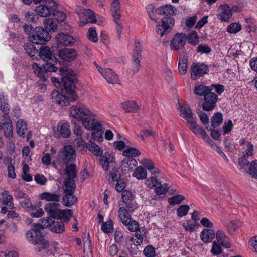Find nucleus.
<instances>
[{"label": "nucleus", "instance_id": "nucleus-1", "mask_svg": "<svg viewBox=\"0 0 257 257\" xmlns=\"http://www.w3.org/2000/svg\"><path fill=\"white\" fill-rule=\"evenodd\" d=\"M60 74L62 76L61 82L62 87L67 96L62 94L57 90H54L51 93L53 102H55L62 106H66L70 103L76 101L78 95L76 93V84L78 80L77 75L67 67H62L59 68Z\"/></svg>", "mask_w": 257, "mask_h": 257}, {"label": "nucleus", "instance_id": "nucleus-2", "mask_svg": "<svg viewBox=\"0 0 257 257\" xmlns=\"http://www.w3.org/2000/svg\"><path fill=\"white\" fill-rule=\"evenodd\" d=\"M70 115L75 119L82 121V125L92 131V137L94 140L100 142L103 140L102 131V125L95 121V114L84 106H72Z\"/></svg>", "mask_w": 257, "mask_h": 257}, {"label": "nucleus", "instance_id": "nucleus-3", "mask_svg": "<svg viewBox=\"0 0 257 257\" xmlns=\"http://www.w3.org/2000/svg\"><path fill=\"white\" fill-rule=\"evenodd\" d=\"M158 14L164 15L157 25L156 32L161 37L170 32L173 29L175 20L173 16L177 12L176 8L173 5L167 4L162 6L158 8Z\"/></svg>", "mask_w": 257, "mask_h": 257}, {"label": "nucleus", "instance_id": "nucleus-4", "mask_svg": "<svg viewBox=\"0 0 257 257\" xmlns=\"http://www.w3.org/2000/svg\"><path fill=\"white\" fill-rule=\"evenodd\" d=\"M33 227L32 229L27 231V237L30 242L37 245L36 250L40 252L48 246L49 242L45 240L39 225L34 224Z\"/></svg>", "mask_w": 257, "mask_h": 257}, {"label": "nucleus", "instance_id": "nucleus-5", "mask_svg": "<svg viewBox=\"0 0 257 257\" xmlns=\"http://www.w3.org/2000/svg\"><path fill=\"white\" fill-rule=\"evenodd\" d=\"M76 157V151L72 145H65L59 150L57 159L61 164L65 165L74 162Z\"/></svg>", "mask_w": 257, "mask_h": 257}, {"label": "nucleus", "instance_id": "nucleus-6", "mask_svg": "<svg viewBox=\"0 0 257 257\" xmlns=\"http://www.w3.org/2000/svg\"><path fill=\"white\" fill-rule=\"evenodd\" d=\"M51 38L49 32L42 27H36L35 31L28 37L29 40L36 44H45Z\"/></svg>", "mask_w": 257, "mask_h": 257}, {"label": "nucleus", "instance_id": "nucleus-7", "mask_svg": "<svg viewBox=\"0 0 257 257\" xmlns=\"http://www.w3.org/2000/svg\"><path fill=\"white\" fill-rule=\"evenodd\" d=\"M110 11L114 22L116 24V31L118 39L121 37V33L123 30V27L120 22L121 17L120 3L119 0H111Z\"/></svg>", "mask_w": 257, "mask_h": 257}, {"label": "nucleus", "instance_id": "nucleus-8", "mask_svg": "<svg viewBox=\"0 0 257 257\" xmlns=\"http://www.w3.org/2000/svg\"><path fill=\"white\" fill-rule=\"evenodd\" d=\"M118 216L121 223L127 226V229L131 232H135L139 227L138 222L131 220V216L124 207H120L118 211Z\"/></svg>", "mask_w": 257, "mask_h": 257}, {"label": "nucleus", "instance_id": "nucleus-9", "mask_svg": "<svg viewBox=\"0 0 257 257\" xmlns=\"http://www.w3.org/2000/svg\"><path fill=\"white\" fill-rule=\"evenodd\" d=\"M218 96L215 93L206 94L203 100L199 102V105L205 111H210L216 106Z\"/></svg>", "mask_w": 257, "mask_h": 257}, {"label": "nucleus", "instance_id": "nucleus-10", "mask_svg": "<svg viewBox=\"0 0 257 257\" xmlns=\"http://www.w3.org/2000/svg\"><path fill=\"white\" fill-rule=\"evenodd\" d=\"M209 67L204 63H193L190 68L191 78L196 80L209 72Z\"/></svg>", "mask_w": 257, "mask_h": 257}, {"label": "nucleus", "instance_id": "nucleus-11", "mask_svg": "<svg viewBox=\"0 0 257 257\" xmlns=\"http://www.w3.org/2000/svg\"><path fill=\"white\" fill-rule=\"evenodd\" d=\"M187 39L185 33H176L171 41V49L173 51L182 50L184 47Z\"/></svg>", "mask_w": 257, "mask_h": 257}, {"label": "nucleus", "instance_id": "nucleus-12", "mask_svg": "<svg viewBox=\"0 0 257 257\" xmlns=\"http://www.w3.org/2000/svg\"><path fill=\"white\" fill-rule=\"evenodd\" d=\"M77 14L79 16L80 19V22L82 24L81 26L86 25L88 23H95L96 22V18L95 13L90 9H83L82 14L76 11Z\"/></svg>", "mask_w": 257, "mask_h": 257}, {"label": "nucleus", "instance_id": "nucleus-13", "mask_svg": "<svg viewBox=\"0 0 257 257\" xmlns=\"http://www.w3.org/2000/svg\"><path fill=\"white\" fill-rule=\"evenodd\" d=\"M58 55L61 60L69 62L76 58L77 52L74 49L65 48L58 51Z\"/></svg>", "mask_w": 257, "mask_h": 257}, {"label": "nucleus", "instance_id": "nucleus-14", "mask_svg": "<svg viewBox=\"0 0 257 257\" xmlns=\"http://www.w3.org/2000/svg\"><path fill=\"white\" fill-rule=\"evenodd\" d=\"M135 48L132 54V60H133V67L132 71L134 73H137L138 72L140 68V59L141 57V46L140 42L138 41H135Z\"/></svg>", "mask_w": 257, "mask_h": 257}, {"label": "nucleus", "instance_id": "nucleus-15", "mask_svg": "<svg viewBox=\"0 0 257 257\" xmlns=\"http://www.w3.org/2000/svg\"><path fill=\"white\" fill-rule=\"evenodd\" d=\"M56 39L58 45L72 46L76 41L73 36L67 33L63 32L58 33L56 36Z\"/></svg>", "mask_w": 257, "mask_h": 257}, {"label": "nucleus", "instance_id": "nucleus-16", "mask_svg": "<svg viewBox=\"0 0 257 257\" xmlns=\"http://www.w3.org/2000/svg\"><path fill=\"white\" fill-rule=\"evenodd\" d=\"M216 16L217 18L221 21H228L232 17L230 7L229 5L225 4L220 5L218 9V13Z\"/></svg>", "mask_w": 257, "mask_h": 257}, {"label": "nucleus", "instance_id": "nucleus-17", "mask_svg": "<svg viewBox=\"0 0 257 257\" xmlns=\"http://www.w3.org/2000/svg\"><path fill=\"white\" fill-rule=\"evenodd\" d=\"M74 192L64 190V195L62 197V203L64 206L71 207L77 203L78 199L74 194Z\"/></svg>", "mask_w": 257, "mask_h": 257}, {"label": "nucleus", "instance_id": "nucleus-18", "mask_svg": "<svg viewBox=\"0 0 257 257\" xmlns=\"http://www.w3.org/2000/svg\"><path fill=\"white\" fill-rule=\"evenodd\" d=\"M101 74L109 83L116 84L118 81V77L111 69H101Z\"/></svg>", "mask_w": 257, "mask_h": 257}, {"label": "nucleus", "instance_id": "nucleus-19", "mask_svg": "<svg viewBox=\"0 0 257 257\" xmlns=\"http://www.w3.org/2000/svg\"><path fill=\"white\" fill-rule=\"evenodd\" d=\"M59 203H48L44 207V209L48 214L52 218L56 219L60 210Z\"/></svg>", "mask_w": 257, "mask_h": 257}, {"label": "nucleus", "instance_id": "nucleus-20", "mask_svg": "<svg viewBox=\"0 0 257 257\" xmlns=\"http://www.w3.org/2000/svg\"><path fill=\"white\" fill-rule=\"evenodd\" d=\"M53 55L50 48L47 46H41L39 49L38 59H42L46 62L51 61Z\"/></svg>", "mask_w": 257, "mask_h": 257}, {"label": "nucleus", "instance_id": "nucleus-21", "mask_svg": "<svg viewBox=\"0 0 257 257\" xmlns=\"http://www.w3.org/2000/svg\"><path fill=\"white\" fill-rule=\"evenodd\" d=\"M61 197L60 194H56L55 192H45L40 194L41 200H45L47 202H54L53 203H59Z\"/></svg>", "mask_w": 257, "mask_h": 257}, {"label": "nucleus", "instance_id": "nucleus-22", "mask_svg": "<svg viewBox=\"0 0 257 257\" xmlns=\"http://www.w3.org/2000/svg\"><path fill=\"white\" fill-rule=\"evenodd\" d=\"M215 236L218 243L222 247L226 248H228L231 247V244L229 241L228 238L222 230H217Z\"/></svg>", "mask_w": 257, "mask_h": 257}, {"label": "nucleus", "instance_id": "nucleus-23", "mask_svg": "<svg viewBox=\"0 0 257 257\" xmlns=\"http://www.w3.org/2000/svg\"><path fill=\"white\" fill-rule=\"evenodd\" d=\"M23 47L29 56L33 60H38L39 49L30 43H25Z\"/></svg>", "mask_w": 257, "mask_h": 257}, {"label": "nucleus", "instance_id": "nucleus-24", "mask_svg": "<svg viewBox=\"0 0 257 257\" xmlns=\"http://www.w3.org/2000/svg\"><path fill=\"white\" fill-rule=\"evenodd\" d=\"M200 237L204 243L211 242L215 237V233L211 229H204L201 232Z\"/></svg>", "mask_w": 257, "mask_h": 257}, {"label": "nucleus", "instance_id": "nucleus-25", "mask_svg": "<svg viewBox=\"0 0 257 257\" xmlns=\"http://www.w3.org/2000/svg\"><path fill=\"white\" fill-rule=\"evenodd\" d=\"M54 59H52L51 61L46 62L45 64H43V68L46 73V78L48 76V72H56L59 68L56 66L57 64V59L54 57Z\"/></svg>", "mask_w": 257, "mask_h": 257}, {"label": "nucleus", "instance_id": "nucleus-26", "mask_svg": "<svg viewBox=\"0 0 257 257\" xmlns=\"http://www.w3.org/2000/svg\"><path fill=\"white\" fill-rule=\"evenodd\" d=\"M137 163V161L135 158H125L122 161L121 167L125 171H131L136 166Z\"/></svg>", "mask_w": 257, "mask_h": 257}, {"label": "nucleus", "instance_id": "nucleus-27", "mask_svg": "<svg viewBox=\"0 0 257 257\" xmlns=\"http://www.w3.org/2000/svg\"><path fill=\"white\" fill-rule=\"evenodd\" d=\"M3 131L6 138L11 139L13 136V125L10 118L6 119V122L3 123Z\"/></svg>", "mask_w": 257, "mask_h": 257}, {"label": "nucleus", "instance_id": "nucleus-28", "mask_svg": "<svg viewBox=\"0 0 257 257\" xmlns=\"http://www.w3.org/2000/svg\"><path fill=\"white\" fill-rule=\"evenodd\" d=\"M74 178L67 177L63 181V187L64 190L75 191L76 189V183Z\"/></svg>", "mask_w": 257, "mask_h": 257}, {"label": "nucleus", "instance_id": "nucleus-29", "mask_svg": "<svg viewBox=\"0 0 257 257\" xmlns=\"http://www.w3.org/2000/svg\"><path fill=\"white\" fill-rule=\"evenodd\" d=\"M141 152L137 149L127 146L123 151L122 154L126 158H134L140 155Z\"/></svg>", "mask_w": 257, "mask_h": 257}, {"label": "nucleus", "instance_id": "nucleus-30", "mask_svg": "<svg viewBox=\"0 0 257 257\" xmlns=\"http://www.w3.org/2000/svg\"><path fill=\"white\" fill-rule=\"evenodd\" d=\"M12 160L11 157H8L4 160V163L7 166L8 172V176L9 178L15 179L16 177L14 166L12 163Z\"/></svg>", "mask_w": 257, "mask_h": 257}, {"label": "nucleus", "instance_id": "nucleus-31", "mask_svg": "<svg viewBox=\"0 0 257 257\" xmlns=\"http://www.w3.org/2000/svg\"><path fill=\"white\" fill-rule=\"evenodd\" d=\"M110 177L108 181L110 184H114V182L121 180V175L118 168L114 167L109 172Z\"/></svg>", "mask_w": 257, "mask_h": 257}, {"label": "nucleus", "instance_id": "nucleus-32", "mask_svg": "<svg viewBox=\"0 0 257 257\" xmlns=\"http://www.w3.org/2000/svg\"><path fill=\"white\" fill-rule=\"evenodd\" d=\"M121 106L127 113L133 112L138 109L137 103L133 101H128L121 103Z\"/></svg>", "mask_w": 257, "mask_h": 257}, {"label": "nucleus", "instance_id": "nucleus-33", "mask_svg": "<svg viewBox=\"0 0 257 257\" xmlns=\"http://www.w3.org/2000/svg\"><path fill=\"white\" fill-rule=\"evenodd\" d=\"M66 168L64 169L65 174L67 175V177L72 178H76L77 177V171L76 170V166L73 163L65 165Z\"/></svg>", "mask_w": 257, "mask_h": 257}, {"label": "nucleus", "instance_id": "nucleus-34", "mask_svg": "<svg viewBox=\"0 0 257 257\" xmlns=\"http://www.w3.org/2000/svg\"><path fill=\"white\" fill-rule=\"evenodd\" d=\"M148 171L152 174H156L160 173V170L155 166L154 163L149 159L146 158V170ZM147 178V172L146 171V179Z\"/></svg>", "mask_w": 257, "mask_h": 257}, {"label": "nucleus", "instance_id": "nucleus-35", "mask_svg": "<svg viewBox=\"0 0 257 257\" xmlns=\"http://www.w3.org/2000/svg\"><path fill=\"white\" fill-rule=\"evenodd\" d=\"M72 216V211L70 209L59 210L56 219H63L64 221H68Z\"/></svg>", "mask_w": 257, "mask_h": 257}, {"label": "nucleus", "instance_id": "nucleus-36", "mask_svg": "<svg viewBox=\"0 0 257 257\" xmlns=\"http://www.w3.org/2000/svg\"><path fill=\"white\" fill-rule=\"evenodd\" d=\"M222 114L220 112L215 113L211 118V126L213 128L217 127L223 122Z\"/></svg>", "mask_w": 257, "mask_h": 257}, {"label": "nucleus", "instance_id": "nucleus-37", "mask_svg": "<svg viewBox=\"0 0 257 257\" xmlns=\"http://www.w3.org/2000/svg\"><path fill=\"white\" fill-rule=\"evenodd\" d=\"M35 11L39 16L42 17H46L51 14L50 10L45 4L37 6L35 8Z\"/></svg>", "mask_w": 257, "mask_h": 257}, {"label": "nucleus", "instance_id": "nucleus-38", "mask_svg": "<svg viewBox=\"0 0 257 257\" xmlns=\"http://www.w3.org/2000/svg\"><path fill=\"white\" fill-rule=\"evenodd\" d=\"M51 230L56 233H61L65 230V226L63 221L52 222Z\"/></svg>", "mask_w": 257, "mask_h": 257}, {"label": "nucleus", "instance_id": "nucleus-39", "mask_svg": "<svg viewBox=\"0 0 257 257\" xmlns=\"http://www.w3.org/2000/svg\"><path fill=\"white\" fill-rule=\"evenodd\" d=\"M188 63V57L184 56L182 58H180L178 64V70L180 74L184 75L187 72Z\"/></svg>", "mask_w": 257, "mask_h": 257}, {"label": "nucleus", "instance_id": "nucleus-40", "mask_svg": "<svg viewBox=\"0 0 257 257\" xmlns=\"http://www.w3.org/2000/svg\"><path fill=\"white\" fill-rule=\"evenodd\" d=\"M146 9L147 10L150 19L155 22H157L159 19L157 17V14H158V8L155 9V6L153 5L150 4L146 7Z\"/></svg>", "mask_w": 257, "mask_h": 257}, {"label": "nucleus", "instance_id": "nucleus-41", "mask_svg": "<svg viewBox=\"0 0 257 257\" xmlns=\"http://www.w3.org/2000/svg\"><path fill=\"white\" fill-rule=\"evenodd\" d=\"M33 68L34 70V72L37 74V76L40 78L41 81H45L47 80L46 78V73L42 67H40L37 64H34Z\"/></svg>", "mask_w": 257, "mask_h": 257}, {"label": "nucleus", "instance_id": "nucleus-42", "mask_svg": "<svg viewBox=\"0 0 257 257\" xmlns=\"http://www.w3.org/2000/svg\"><path fill=\"white\" fill-rule=\"evenodd\" d=\"M43 24L45 26L44 29L49 32H54L57 28V25L51 18L45 19L44 20Z\"/></svg>", "mask_w": 257, "mask_h": 257}, {"label": "nucleus", "instance_id": "nucleus-43", "mask_svg": "<svg viewBox=\"0 0 257 257\" xmlns=\"http://www.w3.org/2000/svg\"><path fill=\"white\" fill-rule=\"evenodd\" d=\"M187 39H188V43L193 46H196L199 43V36L195 30H193L188 33Z\"/></svg>", "mask_w": 257, "mask_h": 257}, {"label": "nucleus", "instance_id": "nucleus-44", "mask_svg": "<svg viewBox=\"0 0 257 257\" xmlns=\"http://www.w3.org/2000/svg\"><path fill=\"white\" fill-rule=\"evenodd\" d=\"M247 173L251 176L252 178L257 179V160H252L248 168Z\"/></svg>", "mask_w": 257, "mask_h": 257}, {"label": "nucleus", "instance_id": "nucleus-45", "mask_svg": "<svg viewBox=\"0 0 257 257\" xmlns=\"http://www.w3.org/2000/svg\"><path fill=\"white\" fill-rule=\"evenodd\" d=\"M183 226L186 231L191 232H194L195 231V227H201L200 224L197 222L193 223L190 220L187 221L186 223H184Z\"/></svg>", "mask_w": 257, "mask_h": 257}, {"label": "nucleus", "instance_id": "nucleus-46", "mask_svg": "<svg viewBox=\"0 0 257 257\" xmlns=\"http://www.w3.org/2000/svg\"><path fill=\"white\" fill-rule=\"evenodd\" d=\"M27 124L26 122L22 120H19L17 123V132L19 136L24 137L25 130L27 129Z\"/></svg>", "mask_w": 257, "mask_h": 257}, {"label": "nucleus", "instance_id": "nucleus-47", "mask_svg": "<svg viewBox=\"0 0 257 257\" xmlns=\"http://www.w3.org/2000/svg\"><path fill=\"white\" fill-rule=\"evenodd\" d=\"M60 134L63 138H68L71 135L70 126L68 123L65 122L62 124L60 128Z\"/></svg>", "mask_w": 257, "mask_h": 257}, {"label": "nucleus", "instance_id": "nucleus-48", "mask_svg": "<svg viewBox=\"0 0 257 257\" xmlns=\"http://www.w3.org/2000/svg\"><path fill=\"white\" fill-rule=\"evenodd\" d=\"M135 237H130L126 240V244L128 242H133L135 246L140 245L143 241V237L142 235L139 234L138 232L135 233Z\"/></svg>", "mask_w": 257, "mask_h": 257}, {"label": "nucleus", "instance_id": "nucleus-49", "mask_svg": "<svg viewBox=\"0 0 257 257\" xmlns=\"http://www.w3.org/2000/svg\"><path fill=\"white\" fill-rule=\"evenodd\" d=\"M185 199L184 196L182 195H177L173 196L172 197L169 198L168 202L171 205H175L179 204Z\"/></svg>", "mask_w": 257, "mask_h": 257}, {"label": "nucleus", "instance_id": "nucleus-50", "mask_svg": "<svg viewBox=\"0 0 257 257\" xmlns=\"http://www.w3.org/2000/svg\"><path fill=\"white\" fill-rule=\"evenodd\" d=\"M52 222H54L50 217L43 218L40 220L39 222L35 224H38L41 227L40 229L43 230L45 228L50 227L52 224Z\"/></svg>", "mask_w": 257, "mask_h": 257}, {"label": "nucleus", "instance_id": "nucleus-51", "mask_svg": "<svg viewBox=\"0 0 257 257\" xmlns=\"http://www.w3.org/2000/svg\"><path fill=\"white\" fill-rule=\"evenodd\" d=\"M189 129L196 136L201 135L203 138L207 133L203 127L199 126L197 123L193 125Z\"/></svg>", "mask_w": 257, "mask_h": 257}, {"label": "nucleus", "instance_id": "nucleus-52", "mask_svg": "<svg viewBox=\"0 0 257 257\" xmlns=\"http://www.w3.org/2000/svg\"><path fill=\"white\" fill-rule=\"evenodd\" d=\"M241 29V25L239 23H232L227 27V31L230 34H235Z\"/></svg>", "mask_w": 257, "mask_h": 257}, {"label": "nucleus", "instance_id": "nucleus-53", "mask_svg": "<svg viewBox=\"0 0 257 257\" xmlns=\"http://www.w3.org/2000/svg\"><path fill=\"white\" fill-rule=\"evenodd\" d=\"M113 227V221L109 219L107 222H103L101 226V230L105 233H109L112 231Z\"/></svg>", "mask_w": 257, "mask_h": 257}, {"label": "nucleus", "instance_id": "nucleus-54", "mask_svg": "<svg viewBox=\"0 0 257 257\" xmlns=\"http://www.w3.org/2000/svg\"><path fill=\"white\" fill-rule=\"evenodd\" d=\"M29 212L32 217L35 218L42 217L44 214V212L42 209H37L35 206H33L31 210H29Z\"/></svg>", "mask_w": 257, "mask_h": 257}, {"label": "nucleus", "instance_id": "nucleus-55", "mask_svg": "<svg viewBox=\"0 0 257 257\" xmlns=\"http://www.w3.org/2000/svg\"><path fill=\"white\" fill-rule=\"evenodd\" d=\"M159 186L155 188V192L157 195L165 194L169 190L170 187L167 183L159 184Z\"/></svg>", "mask_w": 257, "mask_h": 257}, {"label": "nucleus", "instance_id": "nucleus-56", "mask_svg": "<svg viewBox=\"0 0 257 257\" xmlns=\"http://www.w3.org/2000/svg\"><path fill=\"white\" fill-rule=\"evenodd\" d=\"M133 175L138 180L145 179V168L142 166L137 167L133 173Z\"/></svg>", "mask_w": 257, "mask_h": 257}, {"label": "nucleus", "instance_id": "nucleus-57", "mask_svg": "<svg viewBox=\"0 0 257 257\" xmlns=\"http://www.w3.org/2000/svg\"><path fill=\"white\" fill-rule=\"evenodd\" d=\"M74 144L78 149L81 150H84L87 148L86 143L81 137L74 140Z\"/></svg>", "mask_w": 257, "mask_h": 257}, {"label": "nucleus", "instance_id": "nucleus-58", "mask_svg": "<svg viewBox=\"0 0 257 257\" xmlns=\"http://www.w3.org/2000/svg\"><path fill=\"white\" fill-rule=\"evenodd\" d=\"M196 113L198 114L200 121L204 125H207L209 123V118L207 114L199 109L196 110Z\"/></svg>", "mask_w": 257, "mask_h": 257}, {"label": "nucleus", "instance_id": "nucleus-59", "mask_svg": "<svg viewBox=\"0 0 257 257\" xmlns=\"http://www.w3.org/2000/svg\"><path fill=\"white\" fill-rule=\"evenodd\" d=\"M190 208L187 205H182L177 209V214L179 217H183L186 215Z\"/></svg>", "mask_w": 257, "mask_h": 257}, {"label": "nucleus", "instance_id": "nucleus-60", "mask_svg": "<svg viewBox=\"0 0 257 257\" xmlns=\"http://www.w3.org/2000/svg\"><path fill=\"white\" fill-rule=\"evenodd\" d=\"M52 14L54 16L55 19L58 21L63 22L66 19V14L61 11H59L57 9H56V10L53 12Z\"/></svg>", "mask_w": 257, "mask_h": 257}, {"label": "nucleus", "instance_id": "nucleus-61", "mask_svg": "<svg viewBox=\"0 0 257 257\" xmlns=\"http://www.w3.org/2000/svg\"><path fill=\"white\" fill-rule=\"evenodd\" d=\"M247 156L242 155V156L238 159V165L240 166L241 169H245L246 170V167L249 166L251 162L247 160Z\"/></svg>", "mask_w": 257, "mask_h": 257}, {"label": "nucleus", "instance_id": "nucleus-62", "mask_svg": "<svg viewBox=\"0 0 257 257\" xmlns=\"http://www.w3.org/2000/svg\"><path fill=\"white\" fill-rule=\"evenodd\" d=\"M19 202L23 208H27L28 212L29 210H31L34 206L31 203L30 199L28 197V196H27V198L22 199V200H20Z\"/></svg>", "mask_w": 257, "mask_h": 257}, {"label": "nucleus", "instance_id": "nucleus-63", "mask_svg": "<svg viewBox=\"0 0 257 257\" xmlns=\"http://www.w3.org/2000/svg\"><path fill=\"white\" fill-rule=\"evenodd\" d=\"M88 35L89 40L93 42H97L98 39L95 28L94 27H90L88 30Z\"/></svg>", "mask_w": 257, "mask_h": 257}, {"label": "nucleus", "instance_id": "nucleus-64", "mask_svg": "<svg viewBox=\"0 0 257 257\" xmlns=\"http://www.w3.org/2000/svg\"><path fill=\"white\" fill-rule=\"evenodd\" d=\"M204 87L205 85L203 84H200L198 86H196L194 90V94L200 96H204L206 93V90Z\"/></svg>", "mask_w": 257, "mask_h": 257}]
</instances>
